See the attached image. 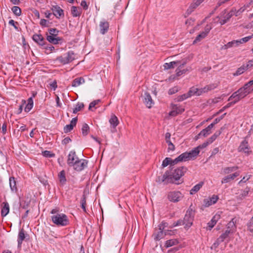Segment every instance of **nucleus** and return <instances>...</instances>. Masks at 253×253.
<instances>
[{"mask_svg": "<svg viewBox=\"0 0 253 253\" xmlns=\"http://www.w3.org/2000/svg\"><path fill=\"white\" fill-rule=\"evenodd\" d=\"M58 210L55 209L51 210L50 213L51 220L53 223L58 226H65L69 224V220L67 216L62 213H58Z\"/></svg>", "mask_w": 253, "mask_h": 253, "instance_id": "nucleus-1", "label": "nucleus"}, {"mask_svg": "<svg viewBox=\"0 0 253 253\" xmlns=\"http://www.w3.org/2000/svg\"><path fill=\"white\" fill-rule=\"evenodd\" d=\"M75 59V54L73 51H69L67 53L57 57L54 63H58L62 65L69 63Z\"/></svg>", "mask_w": 253, "mask_h": 253, "instance_id": "nucleus-2", "label": "nucleus"}, {"mask_svg": "<svg viewBox=\"0 0 253 253\" xmlns=\"http://www.w3.org/2000/svg\"><path fill=\"white\" fill-rule=\"evenodd\" d=\"M49 35H46V40L50 43L57 44L62 42V39L58 37L59 31L55 28L48 29Z\"/></svg>", "mask_w": 253, "mask_h": 253, "instance_id": "nucleus-3", "label": "nucleus"}, {"mask_svg": "<svg viewBox=\"0 0 253 253\" xmlns=\"http://www.w3.org/2000/svg\"><path fill=\"white\" fill-rule=\"evenodd\" d=\"M234 11H230L229 12L224 10L221 12L220 15L216 17L214 19V22L215 23H219L221 25H223L227 23L231 17L234 15Z\"/></svg>", "mask_w": 253, "mask_h": 253, "instance_id": "nucleus-4", "label": "nucleus"}, {"mask_svg": "<svg viewBox=\"0 0 253 253\" xmlns=\"http://www.w3.org/2000/svg\"><path fill=\"white\" fill-rule=\"evenodd\" d=\"M195 215L194 211L191 208L188 209L183 219L185 228H189L193 224Z\"/></svg>", "mask_w": 253, "mask_h": 253, "instance_id": "nucleus-5", "label": "nucleus"}, {"mask_svg": "<svg viewBox=\"0 0 253 253\" xmlns=\"http://www.w3.org/2000/svg\"><path fill=\"white\" fill-rule=\"evenodd\" d=\"M200 153L198 148L196 147L189 152H186L181 154V157L179 158L183 160L184 161H189L191 159H195Z\"/></svg>", "mask_w": 253, "mask_h": 253, "instance_id": "nucleus-6", "label": "nucleus"}, {"mask_svg": "<svg viewBox=\"0 0 253 253\" xmlns=\"http://www.w3.org/2000/svg\"><path fill=\"white\" fill-rule=\"evenodd\" d=\"M182 194L179 191H171L168 195V198L170 202H177L182 198Z\"/></svg>", "mask_w": 253, "mask_h": 253, "instance_id": "nucleus-7", "label": "nucleus"}, {"mask_svg": "<svg viewBox=\"0 0 253 253\" xmlns=\"http://www.w3.org/2000/svg\"><path fill=\"white\" fill-rule=\"evenodd\" d=\"M187 169L185 167H181L175 169L172 172V176L175 180H179L181 177L184 175Z\"/></svg>", "mask_w": 253, "mask_h": 253, "instance_id": "nucleus-8", "label": "nucleus"}, {"mask_svg": "<svg viewBox=\"0 0 253 253\" xmlns=\"http://www.w3.org/2000/svg\"><path fill=\"white\" fill-rule=\"evenodd\" d=\"M88 162L84 159H79L76 163L73 165L74 169L78 171H80L83 170L87 167Z\"/></svg>", "mask_w": 253, "mask_h": 253, "instance_id": "nucleus-9", "label": "nucleus"}, {"mask_svg": "<svg viewBox=\"0 0 253 253\" xmlns=\"http://www.w3.org/2000/svg\"><path fill=\"white\" fill-rule=\"evenodd\" d=\"M79 158L77 157L76 152L75 151H71L68 155L67 161V164L70 167H73L74 163L79 160Z\"/></svg>", "mask_w": 253, "mask_h": 253, "instance_id": "nucleus-10", "label": "nucleus"}, {"mask_svg": "<svg viewBox=\"0 0 253 253\" xmlns=\"http://www.w3.org/2000/svg\"><path fill=\"white\" fill-rule=\"evenodd\" d=\"M238 149L239 152H243L248 155L251 153V151H250L248 142L246 139L241 143Z\"/></svg>", "mask_w": 253, "mask_h": 253, "instance_id": "nucleus-11", "label": "nucleus"}, {"mask_svg": "<svg viewBox=\"0 0 253 253\" xmlns=\"http://www.w3.org/2000/svg\"><path fill=\"white\" fill-rule=\"evenodd\" d=\"M253 91V89H252L251 88H248L245 85H244L243 87L240 88L236 91L242 99L246 97L248 94L251 93Z\"/></svg>", "mask_w": 253, "mask_h": 253, "instance_id": "nucleus-12", "label": "nucleus"}, {"mask_svg": "<svg viewBox=\"0 0 253 253\" xmlns=\"http://www.w3.org/2000/svg\"><path fill=\"white\" fill-rule=\"evenodd\" d=\"M184 109L180 105H172L171 111L169 113V116H176L179 114H181L183 112Z\"/></svg>", "mask_w": 253, "mask_h": 253, "instance_id": "nucleus-13", "label": "nucleus"}, {"mask_svg": "<svg viewBox=\"0 0 253 253\" xmlns=\"http://www.w3.org/2000/svg\"><path fill=\"white\" fill-rule=\"evenodd\" d=\"M109 28V23L107 21L102 20L99 22V29L101 34H105L108 32Z\"/></svg>", "mask_w": 253, "mask_h": 253, "instance_id": "nucleus-14", "label": "nucleus"}, {"mask_svg": "<svg viewBox=\"0 0 253 253\" xmlns=\"http://www.w3.org/2000/svg\"><path fill=\"white\" fill-rule=\"evenodd\" d=\"M187 63V60L184 59L181 61V63L178 65L176 70V75L177 77L180 76L182 74H185L188 71L187 69H182V67Z\"/></svg>", "mask_w": 253, "mask_h": 253, "instance_id": "nucleus-15", "label": "nucleus"}, {"mask_svg": "<svg viewBox=\"0 0 253 253\" xmlns=\"http://www.w3.org/2000/svg\"><path fill=\"white\" fill-rule=\"evenodd\" d=\"M218 199L217 195H213L211 197L205 199L204 200V205L206 207H208L216 203Z\"/></svg>", "mask_w": 253, "mask_h": 253, "instance_id": "nucleus-16", "label": "nucleus"}, {"mask_svg": "<svg viewBox=\"0 0 253 253\" xmlns=\"http://www.w3.org/2000/svg\"><path fill=\"white\" fill-rule=\"evenodd\" d=\"M143 102L148 108H151L154 103L150 94L148 92L144 93Z\"/></svg>", "mask_w": 253, "mask_h": 253, "instance_id": "nucleus-17", "label": "nucleus"}, {"mask_svg": "<svg viewBox=\"0 0 253 253\" xmlns=\"http://www.w3.org/2000/svg\"><path fill=\"white\" fill-rule=\"evenodd\" d=\"M204 0H194L187 10L188 14H190Z\"/></svg>", "mask_w": 253, "mask_h": 253, "instance_id": "nucleus-18", "label": "nucleus"}, {"mask_svg": "<svg viewBox=\"0 0 253 253\" xmlns=\"http://www.w3.org/2000/svg\"><path fill=\"white\" fill-rule=\"evenodd\" d=\"M77 121H78L77 117L73 118L70 122V124L69 125H67L64 126V132L68 133V132L71 131L73 129L74 127L76 126Z\"/></svg>", "mask_w": 253, "mask_h": 253, "instance_id": "nucleus-19", "label": "nucleus"}, {"mask_svg": "<svg viewBox=\"0 0 253 253\" xmlns=\"http://www.w3.org/2000/svg\"><path fill=\"white\" fill-rule=\"evenodd\" d=\"M58 178L60 186H63L66 184L67 178L66 177V172L64 170H62L59 172L58 174Z\"/></svg>", "mask_w": 253, "mask_h": 253, "instance_id": "nucleus-20", "label": "nucleus"}, {"mask_svg": "<svg viewBox=\"0 0 253 253\" xmlns=\"http://www.w3.org/2000/svg\"><path fill=\"white\" fill-rule=\"evenodd\" d=\"M33 40L39 45L42 46L45 45V41L41 34H34L33 36Z\"/></svg>", "mask_w": 253, "mask_h": 253, "instance_id": "nucleus-21", "label": "nucleus"}, {"mask_svg": "<svg viewBox=\"0 0 253 253\" xmlns=\"http://www.w3.org/2000/svg\"><path fill=\"white\" fill-rule=\"evenodd\" d=\"M166 234V230H159V228L158 230H156V231L153 234V236L155 240L158 241L164 238Z\"/></svg>", "mask_w": 253, "mask_h": 253, "instance_id": "nucleus-22", "label": "nucleus"}, {"mask_svg": "<svg viewBox=\"0 0 253 253\" xmlns=\"http://www.w3.org/2000/svg\"><path fill=\"white\" fill-rule=\"evenodd\" d=\"M53 14L57 18H59L61 16H64L63 10L58 6H53L51 8Z\"/></svg>", "mask_w": 253, "mask_h": 253, "instance_id": "nucleus-23", "label": "nucleus"}, {"mask_svg": "<svg viewBox=\"0 0 253 253\" xmlns=\"http://www.w3.org/2000/svg\"><path fill=\"white\" fill-rule=\"evenodd\" d=\"M212 125H210L206 128L201 131L198 134L197 138L200 137L201 136L205 137L210 134L211 133V129L212 128Z\"/></svg>", "mask_w": 253, "mask_h": 253, "instance_id": "nucleus-24", "label": "nucleus"}, {"mask_svg": "<svg viewBox=\"0 0 253 253\" xmlns=\"http://www.w3.org/2000/svg\"><path fill=\"white\" fill-rule=\"evenodd\" d=\"M218 85V84L217 83L211 84L207 85L204 87L201 88V90H202V93H207L209 91L216 88Z\"/></svg>", "mask_w": 253, "mask_h": 253, "instance_id": "nucleus-25", "label": "nucleus"}, {"mask_svg": "<svg viewBox=\"0 0 253 253\" xmlns=\"http://www.w3.org/2000/svg\"><path fill=\"white\" fill-rule=\"evenodd\" d=\"M187 93L189 97L194 95L200 96L203 94L201 88H198L194 86L191 87Z\"/></svg>", "mask_w": 253, "mask_h": 253, "instance_id": "nucleus-26", "label": "nucleus"}, {"mask_svg": "<svg viewBox=\"0 0 253 253\" xmlns=\"http://www.w3.org/2000/svg\"><path fill=\"white\" fill-rule=\"evenodd\" d=\"M239 175V172H236L232 174L228 175L224 178L221 180V183H226L230 181L231 180H233L235 177Z\"/></svg>", "mask_w": 253, "mask_h": 253, "instance_id": "nucleus-27", "label": "nucleus"}, {"mask_svg": "<svg viewBox=\"0 0 253 253\" xmlns=\"http://www.w3.org/2000/svg\"><path fill=\"white\" fill-rule=\"evenodd\" d=\"M236 219L235 218H233L232 219V220L229 221L227 225V229L231 231V232H232L233 233H234L236 230Z\"/></svg>", "mask_w": 253, "mask_h": 253, "instance_id": "nucleus-28", "label": "nucleus"}, {"mask_svg": "<svg viewBox=\"0 0 253 253\" xmlns=\"http://www.w3.org/2000/svg\"><path fill=\"white\" fill-rule=\"evenodd\" d=\"M181 61H172L169 63H166L164 65L165 69H169L170 68H173L174 67H178V65L181 63Z\"/></svg>", "mask_w": 253, "mask_h": 253, "instance_id": "nucleus-29", "label": "nucleus"}, {"mask_svg": "<svg viewBox=\"0 0 253 253\" xmlns=\"http://www.w3.org/2000/svg\"><path fill=\"white\" fill-rule=\"evenodd\" d=\"M71 13L73 17L80 16L82 13V9L79 7L73 6L71 7Z\"/></svg>", "mask_w": 253, "mask_h": 253, "instance_id": "nucleus-30", "label": "nucleus"}, {"mask_svg": "<svg viewBox=\"0 0 253 253\" xmlns=\"http://www.w3.org/2000/svg\"><path fill=\"white\" fill-rule=\"evenodd\" d=\"M109 123L112 127L115 128L119 125V121L117 116L113 114L111 115L109 120Z\"/></svg>", "mask_w": 253, "mask_h": 253, "instance_id": "nucleus-31", "label": "nucleus"}, {"mask_svg": "<svg viewBox=\"0 0 253 253\" xmlns=\"http://www.w3.org/2000/svg\"><path fill=\"white\" fill-rule=\"evenodd\" d=\"M2 205L3 206L1 211V214L2 216L4 217L8 213L9 211V206L7 202H3Z\"/></svg>", "mask_w": 253, "mask_h": 253, "instance_id": "nucleus-32", "label": "nucleus"}, {"mask_svg": "<svg viewBox=\"0 0 253 253\" xmlns=\"http://www.w3.org/2000/svg\"><path fill=\"white\" fill-rule=\"evenodd\" d=\"M241 99H242L241 97L238 94L237 91L234 92L232 93V94L229 97L228 99V101H231L233 100V103L236 104L238 102H239Z\"/></svg>", "mask_w": 253, "mask_h": 253, "instance_id": "nucleus-33", "label": "nucleus"}, {"mask_svg": "<svg viewBox=\"0 0 253 253\" xmlns=\"http://www.w3.org/2000/svg\"><path fill=\"white\" fill-rule=\"evenodd\" d=\"M238 42L237 40H233L231 42H228L227 44H224L221 47V49H227L228 48L238 46Z\"/></svg>", "mask_w": 253, "mask_h": 253, "instance_id": "nucleus-34", "label": "nucleus"}, {"mask_svg": "<svg viewBox=\"0 0 253 253\" xmlns=\"http://www.w3.org/2000/svg\"><path fill=\"white\" fill-rule=\"evenodd\" d=\"M9 186L11 188V190L13 192H16L17 191V187H16V182L14 177H10L9 179Z\"/></svg>", "mask_w": 253, "mask_h": 253, "instance_id": "nucleus-35", "label": "nucleus"}, {"mask_svg": "<svg viewBox=\"0 0 253 253\" xmlns=\"http://www.w3.org/2000/svg\"><path fill=\"white\" fill-rule=\"evenodd\" d=\"M84 83V80L83 78H77L74 79L72 82V86L77 87Z\"/></svg>", "mask_w": 253, "mask_h": 253, "instance_id": "nucleus-36", "label": "nucleus"}, {"mask_svg": "<svg viewBox=\"0 0 253 253\" xmlns=\"http://www.w3.org/2000/svg\"><path fill=\"white\" fill-rule=\"evenodd\" d=\"M34 105L33 100L32 97H30L27 100V104L25 108V111L29 112L33 108Z\"/></svg>", "mask_w": 253, "mask_h": 253, "instance_id": "nucleus-37", "label": "nucleus"}, {"mask_svg": "<svg viewBox=\"0 0 253 253\" xmlns=\"http://www.w3.org/2000/svg\"><path fill=\"white\" fill-rule=\"evenodd\" d=\"M178 241L177 239H173L167 240L165 243V247L166 248H169L172 246L178 244Z\"/></svg>", "mask_w": 253, "mask_h": 253, "instance_id": "nucleus-38", "label": "nucleus"}, {"mask_svg": "<svg viewBox=\"0 0 253 253\" xmlns=\"http://www.w3.org/2000/svg\"><path fill=\"white\" fill-rule=\"evenodd\" d=\"M203 182H200L196 185H195L190 190V193L191 195L194 194L196 192H197L203 186Z\"/></svg>", "mask_w": 253, "mask_h": 253, "instance_id": "nucleus-39", "label": "nucleus"}, {"mask_svg": "<svg viewBox=\"0 0 253 253\" xmlns=\"http://www.w3.org/2000/svg\"><path fill=\"white\" fill-rule=\"evenodd\" d=\"M25 233L23 230H21L20 231L18 234V246L20 245L23 241L25 239Z\"/></svg>", "mask_w": 253, "mask_h": 253, "instance_id": "nucleus-40", "label": "nucleus"}, {"mask_svg": "<svg viewBox=\"0 0 253 253\" xmlns=\"http://www.w3.org/2000/svg\"><path fill=\"white\" fill-rule=\"evenodd\" d=\"M84 108V104L82 102H78L75 106L73 109V113L74 114L77 113L78 112L81 111Z\"/></svg>", "mask_w": 253, "mask_h": 253, "instance_id": "nucleus-41", "label": "nucleus"}, {"mask_svg": "<svg viewBox=\"0 0 253 253\" xmlns=\"http://www.w3.org/2000/svg\"><path fill=\"white\" fill-rule=\"evenodd\" d=\"M233 233L231 232L228 229H227L223 233H222L220 236V239H221V241H224L230 235L232 234Z\"/></svg>", "mask_w": 253, "mask_h": 253, "instance_id": "nucleus-42", "label": "nucleus"}, {"mask_svg": "<svg viewBox=\"0 0 253 253\" xmlns=\"http://www.w3.org/2000/svg\"><path fill=\"white\" fill-rule=\"evenodd\" d=\"M81 207L82 209L84 211V212H86V196L85 195H83L81 201Z\"/></svg>", "mask_w": 253, "mask_h": 253, "instance_id": "nucleus-43", "label": "nucleus"}, {"mask_svg": "<svg viewBox=\"0 0 253 253\" xmlns=\"http://www.w3.org/2000/svg\"><path fill=\"white\" fill-rule=\"evenodd\" d=\"M248 69L246 67L245 65H243L241 67L239 68L236 71V73L234 74L235 76H238L242 74H243L245 71H246Z\"/></svg>", "mask_w": 253, "mask_h": 253, "instance_id": "nucleus-44", "label": "nucleus"}, {"mask_svg": "<svg viewBox=\"0 0 253 253\" xmlns=\"http://www.w3.org/2000/svg\"><path fill=\"white\" fill-rule=\"evenodd\" d=\"M207 36L206 34L203 33V32L199 34L193 41V43L195 44L199 42H200L202 39H204Z\"/></svg>", "mask_w": 253, "mask_h": 253, "instance_id": "nucleus-45", "label": "nucleus"}, {"mask_svg": "<svg viewBox=\"0 0 253 253\" xmlns=\"http://www.w3.org/2000/svg\"><path fill=\"white\" fill-rule=\"evenodd\" d=\"M238 169V167L237 166L232 167H226L225 168L223 169V172L225 174H228L230 172L234 171Z\"/></svg>", "mask_w": 253, "mask_h": 253, "instance_id": "nucleus-46", "label": "nucleus"}, {"mask_svg": "<svg viewBox=\"0 0 253 253\" xmlns=\"http://www.w3.org/2000/svg\"><path fill=\"white\" fill-rule=\"evenodd\" d=\"M11 10L16 16H20L21 14V10L18 6H13L11 8Z\"/></svg>", "mask_w": 253, "mask_h": 253, "instance_id": "nucleus-47", "label": "nucleus"}, {"mask_svg": "<svg viewBox=\"0 0 253 253\" xmlns=\"http://www.w3.org/2000/svg\"><path fill=\"white\" fill-rule=\"evenodd\" d=\"M89 127L86 124H84L82 128V132L83 135H86L88 134Z\"/></svg>", "mask_w": 253, "mask_h": 253, "instance_id": "nucleus-48", "label": "nucleus"}, {"mask_svg": "<svg viewBox=\"0 0 253 253\" xmlns=\"http://www.w3.org/2000/svg\"><path fill=\"white\" fill-rule=\"evenodd\" d=\"M180 157H181V154L178 157H177L176 158H175L174 160H172L171 159V161L170 162V164H169V165L170 166H174L175 164H177L179 162H183L184 160H181V159H179V158H180Z\"/></svg>", "mask_w": 253, "mask_h": 253, "instance_id": "nucleus-49", "label": "nucleus"}, {"mask_svg": "<svg viewBox=\"0 0 253 253\" xmlns=\"http://www.w3.org/2000/svg\"><path fill=\"white\" fill-rule=\"evenodd\" d=\"M189 98V96L188 95V93L183 94L182 95H179L177 98V101L180 102L182 101L187 98Z\"/></svg>", "mask_w": 253, "mask_h": 253, "instance_id": "nucleus-50", "label": "nucleus"}, {"mask_svg": "<svg viewBox=\"0 0 253 253\" xmlns=\"http://www.w3.org/2000/svg\"><path fill=\"white\" fill-rule=\"evenodd\" d=\"M248 230L251 232H253V216L247 223Z\"/></svg>", "mask_w": 253, "mask_h": 253, "instance_id": "nucleus-51", "label": "nucleus"}, {"mask_svg": "<svg viewBox=\"0 0 253 253\" xmlns=\"http://www.w3.org/2000/svg\"><path fill=\"white\" fill-rule=\"evenodd\" d=\"M171 161V159L170 158H166L163 161L162 166L163 168L166 167L170 164V162Z\"/></svg>", "mask_w": 253, "mask_h": 253, "instance_id": "nucleus-52", "label": "nucleus"}, {"mask_svg": "<svg viewBox=\"0 0 253 253\" xmlns=\"http://www.w3.org/2000/svg\"><path fill=\"white\" fill-rule=\"evenodd\" d=\"M101 102L100 99L95 100L92 102H91L89 105L88 109L89 110H91V109L93 107H95V106L99 104Z\"/></svg>", "mask_w": 253, "mask_h": 253, "instance_id": "nucleus-53", "label": "nucleus"}, {"mask_svg": "<svg viewBox=\"0 0 253 253\" xmlns=\"http://www.w3.org/2000/svg\"><path fill=\"white\" fill-rule=\"evenodd\" d=\"M222 242L223 241H221V239H220L219 237L218 238H217L216 241L212 244V246L211 247V249H215L216 248H217L220 243Z\"/></svg>", "mask_w": 253, "mask_h": 253, "instance_id": "nucleus-54", "label": "nucleus"}, {"mask_svg": "<svg viewBox=\"0 0 253 253\" xmlns=\"http://www.w3.org/2000/svg\"><path fill=\"white\" fill-rule=\"evenodd\" d=\"M245 9L243 8H240L238 10H236L235 9L232 8L230 11H234V15L236 16H239L241 13H242L244 11Z\"/></svg>", "mask_w": 253, "mask_h": 253, "instance_id": "nucleus-55", "label": "nucleus"}, {"mask_svg": "<svg viewBox=\"0 0 253 253\" xmlns=\"http://www.w3.org/2000/svg\"><path fill=\"white\" fill-rule=\"evenodd\" d=\"M42 155L44 157L48 158H51L54 156V154L52 153L51 152L47 150L42 152Z\"/></svg>", "mask_w": 253, "mask_h": 253, "instance_id": "nucleus-56", "label": "nucleus"}, {"mask_svg": "<svg viewBox=\"0 0 253 253\" xmlns=\"http://www.w3.org/2000/svg\"><path fill=\"white\" fill-rule=\"evenodd\" d=\"M216 221L213 218L208 223V227L209 230H211L216 223Z\"/></svg>", "mask_w": 253, "mask_h": 253, "instance_id": "nucleus-57", "label": "nucleus"}, {"mask_svg": "<svg viewBox=\"0 0 253 253\" xmlns=\"http://www.w3.org/2000/svg\"><path fill=\"white\" fill-rule=\"evenodd\" d=\"M178 90H179L178 87L177 86H174V87L171 88L169 89V94L170 95L174 94V93H176L177 92H178Z\"/></svg>", "mask_w": 253, "mask_h": 253, "instance_id": "nucleus-58", "label": "nucleus"}, {"mask_svg": "<svg viewBox=\"0 0 253 253\" xmlns=\"http://www.w3.org/2000/svg\"><path fill=\"white\" fill-rule=\"evenodd\" d=\"M181 225H184L183 221L182 219H179L176 222H175L173 223L172 225L170 226V228H172L173 227Z\"/></svg>", "mask_w": 253, "mask_h": 253, "instance_id": "nucleus-59", "label": "nucleus"}, {"mask_svg": "<svg viewBox=\"0 0 253 253\" xmlns=\"http://www.w3.org/2000/svg\"><path fill=\"white\" fill-rule=\"evenodd\" d=\"M43 48L46 50H49V51H51L54 49V47L51 44H46L44 46H42Z\"/></svg>", "mask_w": 253, "mask_h": 253, "instance_id": "nucleus-60", "label": "nucleus"}, {"mask_svg": "<svg viewBox=\"0 0 253 253\" xmlns=\"http://www.w3.org/2000/svg\"><path fill=\"white\" fill-rule=\"evenodd\" d=\"M249 40H250V38L246 37L243 38L241 39H240V40H238L237 41L238 42H238V44L239 45L240 44H242L244 42H248Z\"/></svg>", "mask_w": 253, "mask_h": 253, "instance_id": "nucleus-61", "label": "nucleus"}, {"mask_svg": "<svg viewBox=\"0 0 253 253\" xmlns=\"http://www.w3.org/2000/svg\"><path fill=\"white\" fill-rule=\"evenodd\" d=\"M168 226V223L166 222L163 221L161 224H159V230H165V228Z\"/></svg>", "mask_w": 253, "mask_h": 253, "instance_id": "nucleus-62", "label": "nucleus"}, {"mask_svg": "<svg viewBox=\"0 0 253 253\" xmlns=\"http://www.w3.org/2000/svg\"><path fill=\"white\" fill-rule=\"evenodd\" d=\"M223 129H224V127H221V128H220V129L219 130H218L216 131V132H215V133L212 135V136H213L215 139H216V138H217V137L218 136H219L221 134V132H222V130H223Z\"/></svg>", "mask_w": 253, "mask_h": 253, "instance_id": "nucleus-63", "label": "nucleus"}, {"mask_svg": "<svg viewBox=\"0 0 253 253\" xmlns=\"http://www.w3.org/2000/svg\"><path fill=\"white\" fill-rule=\"evenodd\" d=\"M223 129H224V127H221V128H220V129L219 130H218L216 131V132H215V133L212 135V136H213L215 139H216V138H217V137L218 136H219L221 134V132H222V130H223Z\"/></svg>", "mask_w": 253, "mask_h": 253, "instance_id": "nucleus-64", "label": "nucleus"}]
</instances>
